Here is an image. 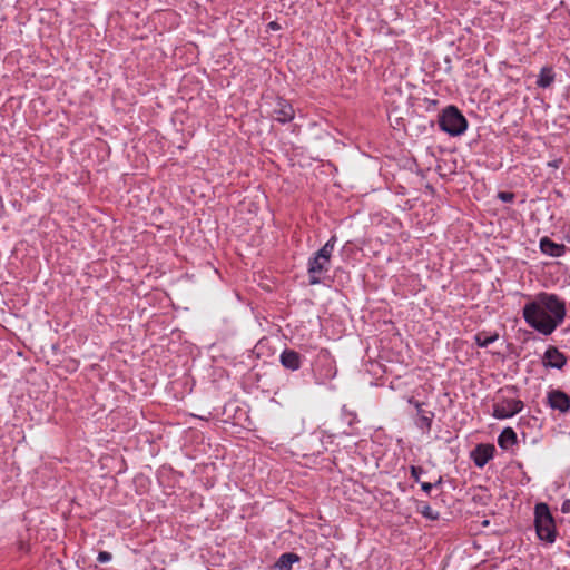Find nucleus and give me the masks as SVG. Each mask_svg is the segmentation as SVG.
Instances as JSON below:
<instances>
[{
	"label": "nucleus",
	"instance_id": "obj_1",
	"mask_svg": "<svg viewBox=\"0 0 570 570\" xmlns=\"http://www.w3.org/2000/svg\"><path fill=\"white\" fill-rule=\"evenodd\" d=\"M566 305L556 294L539 293L523 307L525 322L543 335L551 334L564 320Z\"/></svg>",
	"mask_w": 570,
	"mask_h": 570
},
{
	"label": "nucleus",
	"instance_id": "obj_2",
	"mask_svg": "<svg viewBox=\"0 0 570 570\" xmlns=\"http://www.w3.org/2000/svg\"><path fill=\"white\" fill-rule=\"evenodd\" d=\"M534 527L540 540L553 543L557 538V529L553 517L547 503H538L534 508Z\"/></svg>",
	"mask_w": 570,
	"mask_h": 570
},
{
	"label": "nucleus",
	"instance_id": "obj_3",
	"mask_svg": "<svg viewBox=\"0 0 570 570\" xmlns=\"http://www.w3.org/2000/svg\"><path fill=\"white\" fill-rule=\"evenodd\" d=\"M336 236H332L325 245L318 249L308 262L309 283L318 284L320 275L328 271L330 259L334 250Z\"/></svg>",
	"mask_w": 570,
	"mask_h": 570
},
{
	"label": "nucleus",
	"instance_id": "obj_4",
	"mask_svg": "<svg viewBox=\"0 0 570 570\" xmlns=\"http://www.w3.org/2000/svg\"><path fill=\"white\" fill-rule=\"evenodd\" d=\"M439 126L449 135L459 136L466 130L468 121L456 107L449 106L440 115Z\"/></svg>",
	"mask_w": 570,
	"mask_h": 570
},
{
	"label": "nucleus",
	"instance_id": "obj_5",
	"mask_svg": "<svg viewBox=\"0 0 570 570\" xmlns=\"http://www.w3.org/2000/svg\"><path fill=\"white\" fill-rule=\"evenodd\" d=\"M524 404L521 400L502 399L493 404V416L499 420L509 419L520 413Z\"/></svg>",
	"mask_w": 570,
	"mask_h": 570
},
{
	"label": "nucleus",
	"instance_id": "obj_6",
	"mask_svg": "<svg viewBox=\"0 0 570 570\" xmlns=\"http://www.w3.org/2000/svg\"><path fill=\"white\" fill-rule=\"evenodd\" d=\"M548 405L561 414L570 411V396L561 390H551L547 394Z\"/></svg>",
	"mask_w": 570,
	"mask_h": 570
},
{
	"label": "nucleus",
	"instance_id": "obj_7",
	"mask_svg": "<svg viewBox=\"0 0 570 570\" xmlns=\"http://www.w3.org/2000/svg\"><path fill=\"white\" fill-rule=\"evenodd\" d=\"M295 111L292 105L282 98H277L273 108V117L275 120L285 124L294 119Z\"/></svg>",
	"mask_w": 570,
	"mask_h": 570
},
{
	"label": "nucleus",
	"instance_id": "obj_8",
	"mask_svg": "<svg viewBox=\"0 0 570 570\" xmlns=\"http://www.w3.org/2000/svg\"><path fill=\"white\" fill-rule=\"evenodd\" d=\"M567 358L557 347L549 346L543 356L546 366L561 370L566 365Z\"/></svg>",
	"mask_w": 570,
	"mask_h": 570
},
{
	"label": "nucleus",
	"instance_id": "obj_9",
	"mask_svg": "<svg viewBox=\"0 0 570 570\" xmlns=\"http://www.w3.org/2000/svg\"><path fill=\"white\" fill-rule=\"evenodd\" d=\"M494 446L490 444H479L473 454V462L478 468H483L493 456Z\"/></svg>",
	"mask_w": 570,
	"mask_h": 570
},
{
	"label": "nucleus",
	"instance_id": "obj_10",
	"mask_svg": "<svg viewBox=\"0 0 570 570\" xmlns=\"http://www.w3.org/2000/svg\"><path fill=\"white\" fill-rule=\"evenodd\" d=\"M281 364L289 371H297L302 365V356L294 350L286 348L279 356Z\"/></svg>",
	"mask_w": 570,
	"mask_h": 570
},
{
	"label": "nucleus",
	"instance_id": "obj_11",
	"mask_svg": "<svg viewBox=\"0 0 570 570\" xmlns=\"http://www.w3.org/2000/svg\"><path fill=\"white\" fill-rule=\"evenodd\" d=\"M540 249L543 254L549 256L560 257L564 254L566 246L563 244L552 242L549 237H543L540 239Z\"/></svg>",
	"mask_w": 570,
	"mask_h": 570
},
{
	"label": "nucleus",
	"instance_id": "obj_12",
	"mask_svg": "<svg viewBox=\"0 0 570 570\" xmlns=\"http://www.w3.org/2000/svg\"><path fill=\"white\" fill-rule=\"evenodd\" d=\"M299 560V556L294 552L283 553L271 570H291L293 564Z\"/></svg>",
	"mask_w": 570,
	"mask_h": 570
},
{
	"label": "nucleus",
	"instance_id": "obj_13",
	"mask_svg": "<svg viewBox=\"0 0 570 570\" xmlns=\"http://www.w3.org/2000/svg\"><path fill=\"white\" fill-rule=\"evenodd\" d=\"M515 443L517 433L512 428H505L498 438V444L503 450H508Z\"/></svg>",
	"mask_w": 570,
	"mask_h": 570
},
{
	"label": "nucleus",
	"instance_id": "obj_14",
	"mask_svg": "<svg viewBox=\"0 0 570 570\" xmlns=\"http://www.w3.org/2000/svg\"><path fill=\"white\" fill-rule=\"evenodd\" d=\"M434 419V412L432 411H425L419 414L417 420L415 421L416 426L424 431L430 432L432 428V422Z\"/></svg>",
	"mask_w": 570,
	"mask_h": 570
},
{
	"label": "nucleus",
	"instance_id": "obj_15",
	"mask_svg": "<svg viewBox=\"0 0 570 570\" xmlns=\"http://www.w3.org/2000/svg\"><path fill=\"white\" fill-rule=\"evenodd\" d=\"M554 81V73L552 68L544 67L541 69L537 85L541 88H548Z\"/></svg>",
	"mask_w": 570,
	"mask_h": 570
},
{
	"label": "nucleus",
	"instance_id": "obj_16",
	"mask_svg": "<svg viewBox=\"0 0 570 570\" xmlns=\"http://www.w3.org/2000/svg\"><path fill=\"white\" fill-rule=\"evenodd\" d=\"M498 337H499V335L497 333L490 334L487 332H479L475 335V343L480 347H487L490 344H492L493 342H495L498 340Z\"/></svg>",
	"mask_w": 570,
	"mask_h": 570
},
{
	"label": "nucleus",
	"instance_id": "obj_17",
	"mask_svg": "<svg viewBox=\"0 0 570 570\" xmlns=\"http://www.w3.org/2000/svg\"><path fill=\"white\" fill-rule=\"evenodd\" d=\"M421 514L429 520H438L440 514L438 511H434L429 504L424 503L420 508Z\"/></svg>",
	"mask_w": 570,
	"mask_h": 570
},
{
	"label": "nucleus",
	"instance_id": "obj_18",
	"mask_svg": "<svg viewBox=\"0 0 570 570\" xmlns=\"http://www.w3.org/2000/svg\"><path fill=\"white\" fill-rule=\"evenodd\" d=\"M97 560L100 562V563H106L108 561L111 560V553L107 552V551H100L98 553V557H97Z\"/></svg>",
	"mask_w": 570,
	"mask_h": 570
},
{
	"label": "nucleus",
	"instance_id": "obj_19",
	"mask_svg": "<svg viewBox=\"0 0 570 570\" xmlns=\"http://www.w3.org/2000/svg\"><path fill=\"white\" fill-rule=\"evenodd\" d=\"M407 401L410 404L414 405V407L417 411V415L421 414L422 412H425V410H423V407H422L423 404L421 402L414 400V397H410Z\"/></svg>",
	"mask_w": 570,
	"mask_h": 570
},
{
	"label": "nucleus",
	"instance_id": "obj_20",
	"mask_svg": "<svg viewBox=\"0 0 570 570\" xmlns=\"http://www.w3.org/2000/svg\"><path fill=\"white\" fill-rule=\"evenodd\" d=\"M423 472V469L420 466H411V475L415 481L420 480V475Z\"/></svg>",
	"mask_w": 570,
	"mask_h": 570
},
{
	"label": "nucleus",
	"instance_id": "obj_21",
	"mask_svg": "<svg viewBox=\"0 0 570 570\" xmlns=\"http://www.w3.org/2000/svg\"><path fill=\"white\" fill-rule=\"evenodd\" d=\"M499 198L503 202H512L514 198V194L508 193V191H501L499 193Z\"/></svg>",
	"mask_w": 570,
	"mask_h": 570
},
{
	"label": "nucleus",
	"instance_id": "obj_22",
	"mask_svg": "<svg viewBox=\"0 0 570 570\" xmlns=\"http://www.w3.org/2000/svg\"><path fill=\"white\" fill-rule=\"evenodd\" d=\"M561 512L566 514L570 513V499H567L562 502Z\"/></svg>",
	"mask_w": 570,
	"mask_h": 570
},
{
	"label": "nucleus",
	"instance_id": "obj_23",
	"mask_svg": "<svg viewBox=\"0 0 570 570\" xmlns=\"http://www.w3.org/2000/svg\"><path fill=\"white\" fill-rule=\"evenodd\" d=\"M421 488L424 492L430 493L431 489L433 488V484L429 482H423L421 484Z\"/></svg>",
	"mask_w": 570,
	"mask_h": 570
},
{
	"label": "nucleus",
	"instance_id": "obj_24",
	"mask_svg": "<svg viewBox=\"0 0 570 570\" xmlns=\"http://www.w3.org/2000/svg\"><path fill=\"white\" fill-rule=\"evenodd\" d=\"M268 28L272 30H278L281 27L276 21H272L268 23Z\"/></svg>",
	"mask_w": 570,
	"mask_h": 570
}]
</instances>
